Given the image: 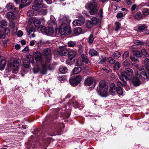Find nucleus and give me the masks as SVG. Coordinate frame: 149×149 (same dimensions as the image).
<instances>
[{"instance_id": "f257e3e1", "label": "nucleus", "mask_w": 149, "mask_h": 149, "mask_svg": "<svg viewBox=\"0 0 149 149\" xmlns=\"http://www.w3.org/2000/svg\"><path fill=\"white\" fill-rule=\"evenodd\" d=\"M135 74L137 76V77H134L132 80V83L135 86H138L141 84V82L137 77H140V76H141L145 79L149 78L144 69L140 70L137 69L136 70Z\"/></svg>"}, {"instance_id": "f03ea898", "label": "nucleus", "mask_w": 149, "mask_h": 149, "mask_svg": "<svg viewBox=\"0 0 149 149\" xmlns=\"http://www.w3.org/2000/svg\"><path fill=\"white\" fill-rule=\"evenodd\" d=\"M133 75V71L132 70L129 68L126 69L125 71L121 73L119 78L120 80L124 81V79L126 80H129L132 78Z\"/></svg>"}, {"instance_id": "7ed1b4c3", "label": "nucleus", "mask_w": 149, "mask_h": 149, "mask_svg": "<svg viewBox=\"0 0 149 149\" xmlns=\"http://www.w3.org/2000/svg\"><path fill=\"white\" fill-rule=\"evenodd\" d=\"M85 8L89 10V13L91 15L96 14L98 10V5L95 2H89L85 5Z\"/></svg>"}, {"instance_id": "20e7f679", "label": "nucleus", "mask_w": 149, "mask_h": 149, "mask_svg": "<svg viewBox=\"0 0 149 149\" xmlns=\"http://www.w3.org/2000/svg\"><path fill=\"white\" fill-rule=\"evenodd\" d=\"M18 66L19 60L18 59H15L13 62H11L10 61H8L7 70L9 71L12 68L13 72L15 73V71H18L19 69Z\"/></svg>"}, {"instance_id": "39448f33", "label": "nucleus", "mask_w": 149, "mask_h": 149, "mask_svg": "<svg viewBox=\"0 0 149 149\" xmlns=\"http://www.w3.org/2000/svg\"><path fill=\"white\" fill-rule=\"evenodd\" d=\"M109 92L113 95L117 93L119 95H121L123 94V91L121 88H117L115 84L112 83L110 86Z\"/></svg>"}, {"instance_id": "423d86ee", "label": "nucleus", "mask_w": 149, "mask_h": 149, "mask_svg": "<svg viewBox=\"0 0 149 149\" xmlns=\"http://www.w3.org/2000/svg\"><path fill=\"white\" fill-rule=\"evenodd\" d=\"M61 30V32H64L63 34H70L71 30L70 27L68 24H66L65 23H63L60 26V28L59 29L60 32Z\"/></svg>"}, {"instance_id": "0eeeda50", "label": "nucleus", "mask_w": 149, "mask_h": 149, "mask_svg": "<svg viewBox=\"0 0 149 149\" xmlns=\"http://www.w3.org/2000/svg\"><path fill=\"white\" fill-rule=\"evenodd\" d=\"M84 83L86 85L90 86V88H93L96 84L95 80L92 77H89L86 79Z\"/></svg>"}, {"instance_id": "6e6552de", "label": "nucleus", "mask_w": 149, "mask_h": 149, "mask_svg": "<svg viewBox=\"0 0 149 149\" xmlns=\"http://www.w3.org/2000/svg\"><path fill=\"white\" fill-rule=\"evenodd\" d=\"M51 50L49 48L45 49L42 51L43 55L46 56L45 60L47 62H49L51 60Z\"/></svg>"}, {"instance_id": "1a4fd4ad", "label": "nucleus", "mask_w": 149, "mask_h": 149, "mask_svg": "<svg viewBox=\"0 0 149 149\" xmlns=\"http://www.w3.org/2000/svg\"><path fill=\"white\" fill-rule=\"evenodd\" d=\"M81 77L80 75L77 76L74 78H71L69 79V82L73 86H77L81 81Z\"/></svg>"}, {"instance_id": "9d476101", "label": "nucleus", "mask_w": 149, "mask_h": 149, "mask_svg": "<svg viewBox=\"0 0 149 149\" xmlns=\"http://www.w3.org/2000/svg\"><path fill=\"white\" fill-rule=\"evenodd\" d=\"M42 0H36L34 2V4L32 6V8L34 10H38L40 7L43 6Z\"/></svg>"}, {"instance_id": "9b49d317", "label": "nucleus", "mask_w": 149, "mask_h": 149, "mask_svg": "<svg viewBox=\"0 0 149 149\" xmlns=\"http://www.w3.org/2000/svg\"><path fill=\"white\" fill-rule=\"evenodd\" d=\"M79 18L81 19H77L73 22V25L75 26H79L83 25L85 20L84 18L82 16H79Z\"/></svg>"}, {"instance_id": "f8f14e48", "label": "nucleus", "mask_w": 149, "mask_h": 149, "mask_svg": "<svg viewBox=\"0 0 149 149\" xmlns=\"http://www.w3.org/2000/svg\"><path fill=\"white\" fill-rule=\"evenodd\" d=\"M0 23L1 27L3 28L5 33L7 34L10 32L9 29L7 28V21L4 19H3L0 20Z\"/></svg>"}, {"instance_id": "ddd939ff", "label": "nucleus", "mask_w": 149, "mask_h": 149, "mask_svg": "<svg viewBox=\"0 0 149 149\" xmlns=\"http://www.w3.org/2000/svg\"><path fill=\"white\" fill-rule=\"evenodd\" d=\"M66 46L60 47L59 48V53L61 56L67 55L68 53V50L66 48Z\"/></svg>"}, {"instance_id": "4468645a", "label": "nucleus", "mask_w": 149, "mask_h": 149, "mask_svg": "<svg viewBox=\"0 0 149 149\" xmlns=\"http://www.w3.org/2000/svg\"><path fill=\"white\" fill-rule=\"evenodd\" d=\"M107 90L108 88L98 89V91L99 92V94L101 96L103 97H106L108 95Z\"/></svg>"}, {"instance_id": "2eb2a0df", "label": "nucleus", "mask_w": 149, "mask_h": 149, "mask_svg": "<svg viewBox=\"0 0 149 149\" xmlns=\"http://www.w3.org/2000/svg\"><path fill=\"white\" fill-rule=\"evenodd\" d=\"M68 57L70 59H71L72 60V63L70 64H73L74 62V60L73 59L77 54V52L76 51L74 50H71L70 52H68Z\"/></svg>"}, {"instance_id": "dca6fc26", "label": "nucleus", "mask_w": 149, "mask_h": 149, "mask_svg": "<svg viewBox=\"0 0 149 149\" xmlns=\"http://www.w3.org/2000/svg\"><path fill=\"white\" fill-rule=\"evenodd\" d=\"M35 59L37 61L41 62L43 59L41 53L39 52H36L33 55Z\"/></svg>"}, {"instance_id": "f3484780", "label": "nucleus", "mask_w": 149, "mask_h": 149, "mask_svg": "<svg viewBox=\"0 0 149 149\" xmlns=\"http://www.w3.org/2000/svg\"><path fill=\"white\" fill-rule=\"evenodd\" d=\"M6 17L9 21L12 20L15 18V15L13 13L9 12L7 13Z\"/></svg>"}, {"instance_id": "a211bd4d", "label": "nucleus", "mask_w": 149, "mask_h": 149, "mask_svg": "<svg viewBox=\"0 0 149 149\" xmlns=\"http://www.w3.org/2000/svg\"><path fill=\"white\" fill-rule=\"evenodd\" d=\"M6 61L5 59L1 60L0 62V70H3L6 65Z\"/></svg>"}, {"instance_id": "6ab92c4d", "label": "nucleus", "mask_w": 149, "mask_h": 149, "mask_svg": "<svg viewBox=\"0 0 149 149\" xmlns=\"http://www.w3.org/2000/svg\"><path fill=\"white\" fill-rule=\"evenodd\" d=\"M99 89H102L104 88H108V86L106 84L105 81L104 80H101L99 84Z\"/></svg>"}, {"instance_id": "aec40b11", "label": "nucleus", "mask_w": 149, "mask_h": 149, "mask_svg": "<svg viewBox=\"0 0 149 149\" xmlns=\"http://www.w3.org/2000/svg\"><path fill=\"white\" fill-rule=\"evenodd\" d=\"M54 32L53 29L52 27L46 28V31L45 33L46 34L51 35Z\"/></svg>"}, {"instance_id": "412c9836", "label": "nucleus", "mask_w": 149, "mask_h": 149, "mask_svg": "<svg viewBox=\"0 0 149 149\" xmlns=\"http://www.w3.org/2000/svg\"><path fill=\"white\" fill-rule=\"evenodd\" d=\"M144 63L146 66V68L149 74V59L146 58L144 61Z\"/></svg>"}, {"instance_id": "4be33fe9", "label": "nucleus", "mask_w": 149, "mask_h": 149, "mask_svg": "<svg viewBox=\"0 0 149 149\" xmlns=\"http://www.w3.org/2000/svg\"><path fill=\"white\" fill-rule=\"evenodd\" d=\"M133 17L135 19L139 20L141 19H142L143 16L140 12H138L136 13L135 15Z\"/></svg>"}, {"instance_id": "5701e85b", "label": "nucleus", "mask_w": 149, "mask_h": 149, "mask_svg": "<svg viewBox=\"0 0 149 149\" xmlns=\"http://www.w3.org/2000/svg\"><path fill=\"white\" fill-rule=\"evenodd\" d=\"M82 29L80 27H77L75 28L74 30V33L75 35L77 36L80 34L82 32Z\"/></svg>"}, {"instance_id": "b1692460", "label": "nucleus", "mask_w": 149, "mask_h": 149, "mask_svg": "<svg viewBox=\"0 0 149 149\" xmlns=\"http://www.w3.org/2000/svg\"><path fill=\"white\" fill-rule=\"evenodd\" d=\"M148 28V26L145 24H143L139 26L138 28V29L140 31H142L146 30Z\"/></svg>"}, {"instance_id": "393cba45", "label": "nucleus", "mask_w": 149, "mask_h": 149, "mask_svg": "<svg viewBox=\"0 0 149 149\" xmlns=\"http://www.w3.org/2000/svg\"><path fill=\"white\" fill-rule=\"evenodd\" d=\"M132 54L134 56L137 57H140L141 56V54L140 51L139 50H135L132 52Z\"/></svg>"}, {"instance_id": "a878e982", "label": "nucleus", "mask_w": 149, "mask_h": 149, "mask_svg": "<svg viewBox=\"0 0 149 149\" xmlns=\"http://www.w3.org/2000/svg\"><path fill=\"white\" fill-rule=\"evenodd\" d=\"M89 54L91 56H96L97 54V52L93 49H91L88 52Z\"/></svg>"}, {"instance_id": "bb28decb", "label": "nucleus", "mask_w": 149, "mask_h": 149, "mask_svg": "<svg viewBox=\"0 0 149 149\" xmlns=\"http://www.w3.org/2000/svg\"><path fill=\"white\" fill-rule=\"evenodd\" d=\"M81 69L79 67H77L74 68L73 70V73L74 74H77L79 73L81 71Z\"/></svg>"}, {"instance_id": "cd10ccee", "label": "nucleus", "mask_w": 149, "mask_h": 149, "mask_svg": "<svg viewBox=\"0 0 149 149\" xmlns=\"http://www.w3.org/2000/svg\"><path fill=\"white\" fill-rule=\"evenodd\" d=\"M38 11V13L40 15H45L47 12V10L46 9H40L37 10Z\"/></svg>"}, {"instance_id": "c85d7f7f", "label": "nucleus", "mask_w": 149, "mask_h": 149, "mask_svg": "<svg viewBox=\"0 0 149 149\" xmlns=\"http://www.w3.org/2000/svg\"><path fill=\"white\" fill-rule=\"evenodd\" d=\"M25 61H29L33 63L34 61V59L32 55H27L26 57Z\"/></svg>"}, {"instance_id": "c756f323", "label": "nucleus", "mask_w": 149, "mask_h": 149, "mask_svg": "<svg viewBox=\"0 0 149 149\" xmlns=\"http://www.w3.org/2000/svg\"><path fill=\"white\" fill-rule=\"evenodd\" d=\"M47 69L46 65L45 64L42 65V68L40 70V72L41 74H46Z\"/></svg>"}, {"instance_id": "7c9ffc66", "label": "nucleus", "mask_w": 149, "mask_h": 149, "mask_svg": "<svg viewBox=\"0 0 149 149\" xmlns=\"http://www.w3.org/2000/svg\"><path fill=\"white\" fill-rule=\"evenodd\" d=\"M5 32L4 29L0 26V38H4L5 37Z\"/></svg>"}, {"instance_id": "2f4dec72", "label": "nucleus", "mask_w": 149, "mask_h": 149, "mask_svg": "<svg viewBox=\"0 0 149 149\" xmlns=\"http://www.w3.org/2000/svg\"><path fill=\"white\" fill-rule=\"evenodd\" d=\"M46 29V28L45 26L40 25L38 27V30L39 31H40L42 33H45Z\"/></svg>"}, {"instance_id": "473e14b6", "label": "nucleus", "mask_w": 149, "mask_h": 149, "mask_svg": "<svg viewBox=\"0 0 149 149\" xmlns=\"http://www.w3.org/2000/svg\"><path fill=\"white\" fill-rule=\"evenodd\" d=\"M68 69L65 66H61L59 69V71L61 73L63 74L67 72Z\"/></svg>"}, {"instance_id": "72a5a7b5", "label": "nucleus", "mask_w": 149, "mask_h": 149, "mask_svg": "<svg viewBox=\"0 0 149 149\" xmlns=\"http://www.w3.org/2000/svg\"><path fill=\"white\" fill-rule=\"evenodd\" d=\"M76 42L74 41H70L68 42V46L69 47H73L75 46Z\"/></svg>"}, {"instance_id": "f704fd0d", "label": "nucleus", "mask_w": 149, "mask_h": 149, "mask_svg": "<svg viewBox=\"0 0 149 149\" xmlns=\"http://www.w3.org/2000/svg\"><path fill=\"white\" fill-rule=\"evenodd\" d=\"M81 58L83 63H88V61L86 56L84 55V54H82L81 55Z\"/></svg>"}, {"instance_id": "c9c22d12", "label": "nucleus", "mask_w": 149, "mask_h": 149, "mask_svg": "<svg viewBox=\"0 0 149 149\" xmlns=\"http://www.w3.org/2000/svg\"><path fill=\"white\" fill-rule=\"evenodd\" d=\"M93 33L91 34L88 37V42L89 44H92L94 38L93 37Z\"/></svg>"}, {"instance_id": "e433bc0d", "label": "nucleus", "mask_w": 149, "mask_h": 149, "mask_svg": "<svg viewBox=\"0 0 149 149\" xmlns=\"http://www.w3.org/2000/svg\"><path fill=\"white\" fill-rule=\"evenodd\" d=\"M121 56L120 54L118 51H116L114 52L113 54L112 55V56L115 58H118Z\"/></svg>"}, {"instance_id": "4c0bfd02", "label": "nucleus", "mask_w": 149, "mask_h": 149, "mask_svg": "<svg viewBox=\"0 0 149 149\" xmlns=\"http://www.w3.org/2000/svg\"><path fill=\"white\" fill-rule=\"evenodd\" d=\"M93 24L91 21L88 20L87 21L86 26L88 28L90 29L92 27Z\"/></svg>"}, {"instance_id": "58836bf2", "label": "nucleus", "mask_w": 149, "mask_h": 149, "mask_svg": "<svg viewBox=\"0 0 149 149\" xmlns=\"http://www.w3.org/2000/svg\"><path fill=\"white\" fill-rule=\"evenodd\" d=\"M33 23L35 26H38L40 24L41 22L38 19H35L33 20Z\"/></svg>"}, {"instance_id": "ea45409f", "label": "nucleus", "mask_w": 149, "mask_h": 149, "mask_svg": "<svg viewBox=\"0 0 149 149\" xmlns=\"http://www.w3.org/2000/svg\"><path fill=\"white\" fill-rule=\"evenodd\" d=\"M6 8L8 10H13L14 9L13 5L12 3L8 4L6 6Z\"/></svg>"}, {"instance_id": "a19ab883", "label": "nucleus", "mask_w": 149, "mask_h": 149, "mask_svg": "<svg viewBox=\"0 0 149 149\" xmlns=\"http://www.w3.org/2000/svg\"><path fill=\"white\" fill-rule=\"evenodd\" d=\"M107 60V59L105 57H101L98 60V63H99L102 64L105 62Z\"/></svg>"}, {"instance_id": "79ce46f5", "label": "nucleus", "mask_w": 149, "mask_h": 149, "mask_svg": "<svg viewBox=\"0 0 149 149\" xmlns=\"http://www.w3.org/2000/svg\"><path fill=\"white\" fill-rule=\"evenodd\" d=\"M134 43L136 45H143L144 44H145V42L141 41L139 40H135L134 41Z\"/></svg>"}, {"instance_id": "37998d69", "label": "nucleus", "mask_w": 149, "mask_h": 149, "mask_svg": "<svg viewBox=\"0 0 149 149\" xmlns=\"http://www.w3.org/2000/svg\"><path fill=\"white\" fill-rule=\"evenodd\" d=\"M30 62L29 61L24 60L23 62L24 66L26 68H29V67Z\"/></svg>"}, {"instance_id": "c03bdc74", "label": "nucleus", "mask_w": 149, "mask_h": 149, "mask_svg": "<svg viewBox=\"0 0 149 149\" xmlns=\"http://www.w3.org/2000/svg\"><path fill=\"white\" fill-rule=\"evenodd\" d=\"M117 85L118 86V88H121V86L122 85L124 86H126L127 85V83L126 81H123V84H122V83L120 81H118L117 82Z\"/></svg>"}, {"instance_id": "a18cd8bd", "label": "nucleus", "mask_w": 149, "mask_h": 149, "mask_svg": "<svg viewBox=\"0 0 149 149\" xmlns=\"http://www.w3.org/2000/svg\"><path fill=\"white\" fill-rule=\"evenodd\" d=\"M120 64L119 63L118 61H117L115 63L114 65V68L115 70H118L120 68Z\"/></svg>"}, {"instance_id": "49530a36", "label": "nucleus", "mask_w": 149, "mask_h": 149, "mask_svg": "<svg viewBox=\"0 0 149 149\" xmlns=\"http://www.w3.org/2000/svg\"><path fill=\"white\" fill-rule=\"evenodd\" d=\"M116 25V27L115 29V30L116 31H117L120 29L121 24L120 23L118 22H116L115 23Z\"/></svg>"}, {"instance_id": "de8ad7c7", "label": "nucleus", "mask_w": 149, "mask_h": 149, "mask_svg": "<svg viewBox=\"0 0 149 149\" xmlns=\"http://www.w3.org/2000/svg\"><path fill=\"white\" fill-rule=\"evenodd\" d=\"M144 15H147L149 14V9L146 8H144L142 11Z\"/></svg>"}, {"instance_id": "09e8293b", "label": "nucleus", "mask_w": 149, "mask_h": 149, "mask_svg": "<svg viewBox=\"0 0 149 149\" xmlns=\"http://www.w3.org/2000/svg\"><path fill=\"white\" fill-rule=\"evenodd\" d=\"M141 56L143 55L147 56H148V54L145 49H143L141 50Z\"/></svg>"}, {"instance_id": "8fccbe9b", "label": "nucleus", "mask_w": 149, "mask_h": 149, "mask_svg": "<svg viewBox=\"0 0 149 149\" xmlns=\"http://www.w3.org/2000/svg\"><path fill=\"white\" fill-rule=\"evenodd\" d=\"M107 60L111 64H113L115 62V60L111 57L108 58Z\"/></svg>"}, {"instance_id": "3c124183", "label": "nucleus", "mask_w": 149, "mask_h": 149, "mask_svg": "<svg viewBox=\"0 0 149 149\" xmlns=\"http://www.w3.org/2000/svg\"><path fill=\"white\" fill-rule=\"evenodd\" d=\"M58 79L61 82H63L65 80V77L64 76H58Z\"/></svg>"}, {"instance_id": "603ef678", "label": "nucleus", "mask_w": 149, "mask_h": 149, "mask_svg": "<svg viewBox=\"0 0 149 149\" xmlns=\"http://www.w3.org/2000/svg\"><path fill=\"white\" fill-rule=\"evenodd\" d=\"M129 53L128 51H126L125 52L123 55V59H126L127 57L128 56Z\"/></svg>"}, {"instance_id": "864d4df0", "label": "nucleus", "mask_w": 149, "mask_h": 149, "mask_svg": "<svg viewBox=\"0 0 149 149\" xmlns=\"http://www.w3.org/2000/svg\"><path fill=\"white\" fill-rule=\"evenodd\" d=\"M40 68L38 66L34 67L33 68V72L34 73H37L39 71Z\"/></svg>"}, {"instance_id": "5fc2aeb1", "label": "nucleus", "mask_w": 149, "mask_h": 149, "mask_svg": "<svg viewBox=\"0 0 149 149\" xmlns=\"http://www.w3.org/2000/svg\"><path fill=\"white\" fill-rule=\"evenodd\" d=\"M83 61L81 59H78L77 62V65L78 66H81L83 64Z\"/></svg>"}, {"instance_id": "6e6d98bb", "label": "nucleus", "mask_w": 149, "mask_h": 149, "mask_svg": "<svg viewBox=\"0 0 149 149\" xmlns=\"http://www.w3.org/2000/svg\"><path fill=\"white\" fill-rule=\"evenodd\" d=\"M33 14L34 12L32 10L29 11L27 13V15L29 17L33 16Z\"/></svg>"}, {"instance_id": "4d7b16f0", "label": "nucleus", "mask_w": 149, "mask_h": 149, "mask_svg": "<svg viewBox=\"0 0 149 149\" xmlns=\"http://www.w3.org/2000/svg\"><path fill=\"white\" fill-rule=\"evenodd\" d=\"M79 50V52L82 53L83 49V47L81 44H79L78 46Z\"/></svg>"}, {"instance_id": "13d9d810", "label": "nucleus", "mask_w": 149, "mask_h": 149, "mask_svg": "<svg viewBox=\"0 0 149 149\" xmlns=\"http://www.w3.org/2000/svg\"><path fill=\"white\" fill-rule=\"evenodd\" d=\"M123 16V14L122 13H119L117 14L116 17L118 18H120Z\"/></svg>"}, {"instance_id": "bf43d9fd", "label": "nucleus", "mask_w": 149, "mask_h": 149, "mask_svg": "<svg viewBox=\"0 0 149 149\" xmlns=\"http://www.w3.org/2000/svg\"><path fill=\"white\" fill-rule=\"evenodd\" d=\"M93 24H96L97 23V21L96 18L95 17H93L92 18V21H91Z\"/></svg>"}, {"instance_id": "052dcab7", "label": "nucleus", "mask_w": 149, "mask_h": 149, "mask_svg": "<svg viewBox=\"0 0 149 149\" xmlns=\"http://www.w3.org/2000/svg\"><path fill=\"white\" fill-rule=\"evenodd\" d=\"M29 49L27 46H26L25 48L22 50V52L24 53H26L29 51Z\"/></svg>"}, {"instance_id": "680f3d73", "label": "nucleus", "mask_w": 149, "mask_h": 149, "mask_svg": "<svg viewBox=\"0 0 149 149\" xmlns=\"http://www.w3.org/2000/svg\"><path fill=\"white\" fill-rule=\"evenodd\" d=\"M35 31V30H34V29H33V28H31L29 29V31H28V33H27V34L29 35L30 33L32 32H33Z\"/></svg>"}, {"instance_id": "e2e57ef3", "label": "nucleus", "mask_w": 149, "mask_h": 149, "mask_svg": "<svg viewBox=\"0 0 149 149\" xmlns=\"http://www.w3.org/2000/svg\"><path fill=\"white\" fill-rule=\"evenodd\" d=\"M9 26L11 28H15V24L13 22H10Z\"/></svg>"}, {"instance_id": "0e129e2a", "label": "nucleus", "mask_w": 149, "mask_h": 149, "mask_svg": "<svg viewBox=\"0 0 149 149\" xmlns=\"http://www.w3.org/2000/svg\"><path fill=\"white\" fill-rule=\"evenodd\" d=\"M72 60L71 59H69L68 60H67L66 61V63L69 65H71L72 64H70V63H72Z\"/></svg>"}, {"instance_id": "69168bd1", "label": "nucleus", "mask_w": 149, "mask_h": 149, "mask_svg": "<svg viewBox=\"0 0 149 149\" xmlns=\"http://www.w3.org/2000/svg\"><path fill=\"white\" fill-rule=\"evenodd\" d=\"M136 6H137V5L136 4H134L133 5H132L131 7L132 10L134 11L135 10Z\"/></svg>"}, {"instance_id": "338daca9", "label": "nucleus", "mask_w": 149, "mask_h": 149, "mask_svg": "<svg viewBox=\"0 0 149 149\" xmlns=\"http://www.w3.org/2000/svg\"><path fill=\"white\" fill-rule=\"evenodd\" d=\"M21 44L22 45H24L26 44V42L25 40H21L20 42Z\"/></svg>"}, {"instance_id": "774afa93", "label": "nucleus", "mask_w": 149, "mask_h": 149, "mask_svg": "<svg viewBox=\"0 0 149 149\" xmlns=\"http://www.w3.org/2000/svg\"><path fill=\"white\" fill-rule=\"evenodd\" d=\"M35 41L33 40L31 41L30 43V45L31 46H32L34 45Z\"/></svg>"}]
</instances>
